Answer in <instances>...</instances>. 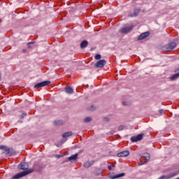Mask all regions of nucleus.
<instances>
[{
	"label": "nucleus",
	"instance_id": "obj_32",
	"mask_svg": "<svg viewBox=\"0 0 179 179\" xmlns=\"http://www.w3.org/2000/svg\"><path fill=\"white\" fill-rule=\"evenodd\" d=\"M27 45H28V48H31V46L29 43L27 44Z\"/></svg>",
	"mask_w": 179,
	"mask_h": 179
},
{
	"label": "nucleus",
	"instance_id": "obj_31",
	"mask_svg": "<svg viewBox=\"0 0 179 179\" xmlns=\"http://www.w3.org/2000/svg\"><path fill=\"white\" fill-rule=\"evenodd\" d=\"M28 44H34V42H29Z\"/></svg>",
	"mask_w": 179,
	"mask_h": 179
},
{
	"label": "nucleus",
	"instance_id": "obj_29",
	"mask_svg": "<svg viewBox=\"0 0 179 179\" xmlns=\"http://www.w3.org/2000/svg\"><path fill=\"white\" fill-rule=\"evenodd\" d=\"M143 164H145V163H142V162H140L139 166H142V165H143Z\"/></svg>",
	"mask_w": 179,
	"mask_h": 179
},
{
	"label": "nucleus",
	"instance_id": "obj_38",
	"mask_svg": "<svg viewBox=\"0 0 179 179\" xmlns=\"http://www.w3.org/2000/svg\"><path fill=\"white\" fill-rule=\"evenodd\" d=\"M112 166L114 167V164H113Z\"/></svg>",
	"mask_w": 179,
	"mask_h": 179
},
{
	"label": "nucleus",
	"instance_id": "obj_24",
	"mask_svg": "<svg viewBox=\"0 0 179 179\" xmlns=\"http://www.w3.org/2000/svg\"><path fill=\"white\" fill-rule=\"evenodd\" d=\"M122 129H124V126L121 125L118 127L119 131H122Z\"/></svg>",
	"mask_w": 179,
	"mask_h": 179
},
{
	"label": "nucleus",
	"instance_id": "obj_34",
	"mask_svg": "<svg viewBox=\"0 0 179 179\" xmlns=\"http://www.w3.org/2000/svg\"><path fill=\"white\" fill-rule=\"evenodd\" d=\"M22 52H26V49H23Z\"/></svg>",
	"mask_w": 179,
	"mask_h": 179
},
{
	"label": "nucleus",
	"instance_id": "obj_36",
	"mask_svg": "<svg viewBox=\"0 0 179 179\" xmlns=\"http://www.w3.org/2000/svg\"><path fill=\"white\" fill-rule=\"evenodd\" d=\"M160 178H164V176H162Z\"/></svg>",
	"mask_w": 179,
	"mask_h": 179
},
{
	"label": "nucleus",
	"instance_id": "obj_19",
	"mask_svg": "<svg viewBox=\"0 0 179 179\" xmlns=\"http://www.w3.org/2000/svg\"><path fill=\"white\" fill-rule=\"evenodd\" d=\"M78 159V154H75L69 157V160H76Z\"/></svg>",
	"mask_w": 179,
	"mask_h": 179
},
{
	"label": "nucleus",
	"instance_id": "obj_13",
	"mask_svg": "<svg viewBox=\"0 0 179 179\" xmlns=\"http://www.w3.org/2000/svg\"><path fill=\"white\" fill-rule=\"evenodd\" d=\"M64 92H66L67 94H72V93H73V89H72L71 86H67L64 88Z\"/></svg>",
	"mask_w": 179,
	"mask_h": 179
},
{
	"label": "nucleus",
	"instance_id": "obj_37",
	"mask_svg": "<svg viewBox=\"0 0 179 179\" xmlns=\"http://www.w3.org/2000/svg\"><path fill=\"white\" fill-rule=\"evenodd\" d=\"M1 75H0V80H1Z\"/></svg>",
	"mask_w": 179,
	"mask_h": 179
},
{
	"label": "nucleus",
	"instance_id": "obj_11",
	"mask_svg": "<svg viewBox=\"0 0 179 179\" xmlns=\"http://www.w3.org/2000/svg\"><path fill=\"white\" fill-rule=\"evenodd\" d=\"M143 156L145 159L144 163H148V162H149V160H150V154H149L148 152H145L143 154Z\"/></svg>",
	"mask_w": 179,
	"mask_h": 179
},
{
	"label": "nucleus",
	"instance_id": "obj_2",
	"mask_svg": "<svg viewBox=\"0 0 179 179\" xmlns=\"http://www.w3.org/2000/svg\"><path fill=\"white\" fill-rule=\"evenodd\" d=\"M0 149L2 150H4L6 155H10V156H12L13 155L16 154V151H14L13 149L9 148L5 145H1Z\"/></svg>",
	"mask_w": 179,
	"mask_h": 179
},
{
	"label": "nucleus",
	"instance_id": "obj_26",
	"mask_svg": "<svg viewBox=\"0 0 179 179\" xmlns=\"http://www.w3.org/2000/svg\"><path fill=\"white\" fill-rule=\"evenodd\" d=\"M160 114H163L164 113V110L163 109L159 110Z\"/></svg>",
	"mask_w": 179,
	"mask_h": 179
},
{
	"label": "nucleus",
	"instance_id": "obj_16",
	"mask_svg": "<svg viewBox=\"0 0 179 179\" xmlns=\"http://www.w3.org/2000/svg\"><path fill=\"white\" fill-rule=\"evenodd\" d=\"M88 45L89 42H87V41H83L80 43V48L83 50V48H86V47H87Z\"/></svg>",
	"mask_w": 179,
	"mask_h": 179
},
{
	"label": "nucleus",
	"instance_id": "obj_22",
	"mask_svg": "<svg viewBox=\"0 0 179 179\" xmlns=\"http://www.w3.org/2000/svg\"><path fill=\"white\" fill-rule=\"evenodd\" d=\"M95 59H101V55L97 54L94 57Z\"/></svg>",
	"mask_w": 179,
	"mask_h": 179
},
{
	"label": "nucleus",
	"instance_id": "obj_35",
	"mask_svg": "<svg viewBox=\"0 0 179 179\" xmlns=\"http://www.w3.org/2000/svg\"><path fill=\"white\" fill-rule=\"evenodd\" d=\"M61 157V155H57V158L59 159Z\"/></svg>",
	"mask_w": 179,
	"mask_h": 179
},
{
	"label": "nucleus",
	"instance_id": "obj_10",
	"mask_svg": "<svg viewBox=\"0 0 179 179\" xmlns=\"http://www.w3.org/2000/svg\"><path fill=\"white\" fill-rule=\"evenodd\" d=\"M140 12H141V9L136 8L134 10V13L129 15V17H135V16H138L139 15Z\"/></svg>",
	"mask_w": 179,
	"mask_h": 179
},
{
	"label": "nucleus",
	"instance_id": "obj_18",
	"mask_svg": "<svg viewBox=\"0 0 179 179\" xmlns=\"http://www.w3.org/2000/svg\"><path fill=\"white\" fill-rule=\"evenodd\" d=\"M55 125L59 126V125H64V121L62 120H57L54 122Z\"/></svg>",
	"mask_w": 179,
	"mask_h": 179
},
{
	"label": "nucleus",
	"instance_id": "obj_33",
	"mask_svg": "<svg viewBox=\"0 0 179 179\" xmlns=\"http://www.w3.org/2000/svg\"><path fill=\"white\" fill-rule=\"evenodd\" d=\"M122 104H123V106H127V104H126L125 102H122Z\"/></svg>",
	"mask_w": 179,
	"mask_h": 179
},
{
	"label": "nucleus",
	"instance_id": "obj_27",
	"mask_svg": "<svg viewBox=\"0 0 179 179\" xmlns=\"http://www.w3.org/2000/svg\"><path fill=\"white\" fill-rule=\"evenodd\" d=\"M103 120H104V121H106V122H107V121H109V119L107 118V117H104Z\"/></svg>",
	"mask_w": 179,
	"mask_h": 179
},
{
	"label": "nucleus",
	"instance_id": "obj_8",
	"mask_svg": "<svg viewBox=\"0 0 179 179\" xmlns=\"http://www.w3.org/2000/svg\"><path fill=\"white\" fill-rule=\"evenodd\" d=\"M117 157H127L129 156V151L124 150L117 154Z\"/></svg>",
	"mask_w": 179,
	"mask_h": 179
},
{
	"label": "nucleus",
	"instance_id": "obj_30",
	"mask_svg": "<svg viewBox=\"0 0 179 179\" xmlns=\"http://www.w3.org/2000/svg\"><path fill=\"white\" fill-rule=\"evenodd\" d=\"M108 170H112V167H111V166H109L108 167Z\"/></svg>",
	"mask_w": 179,
	"mask_h": 179
},
{
	"label": "nucleus",
	"instance_id": "obj_20",
	"mask_svg": "<svg viewBox=\"0 0 179 179\" xmlns=\"http://www.w3.org/2000/svg\"><path fill=\"white\" fill-rule=\"evenodd\" d=\"M178 78H179V73H178L173 74V75L171 77V80H176V79H177Z\"/></svg>",
	"mask_w": 179,
	"mask_h": 179
},
{
	"label": "nucleus",
	"instance_id": "obj_15",
	"mask_svg": "<svg viewBox=\"0 0 179 179\" xmlns=\"http://www.w3.org/2000/svg\"><path fill=\"white\" fill-rule=\"evenodd\" d=\"M125 176V173H122L115 176H110V179H115V178H120V177H124Z\"/></svg>",
	"mask_w": 179,
	"mask_h": 179
},
{
	"label": "nucleus",
	"instance_id": "obj_1",
	"mask_svg": "<svg viewBox=\"0 0 179 179\" xmlns=\"http://www.w3.org/2000/svg\"><path fill=\"white\" fill-rule=\"evenodd\" d=\"M177 47V43L176 42H171L168 43L167 45H165L162 48L164 51H166L167 52L172 51V50H174Z\"/></svg>",
	"mask_w": 179,
	"mask_h": 179
},
{
	"label": "nucleus",
	"instance_id": "obj_21",
	"mask_svg": "<svg viewBox=\"0 0 179 179\" xmlns=\"http://www.w3.org/2000/svg\"><path fill=\"white\" fill-rule=\"evenodd\" d=\"M90 121H92V117H85L84 119V122H90Z\"/></svg>",
	"mask_w": 179,
	"mask_h": 179
},
{
	"label": "nucleus",
	"instance_id": "obj_4",
	"mask_svg": "<svg viewBox=\"0 0 179 179\" xmlns=\"http://www.w3.org/2000/svg\"><path fill=\"white\" fill-rule=\"evenodd\" d=\"M50 84H51V81L46 80V81H43V82L36 83L34 86V89H38L40 87H44L45 86H48V85H50Z\"/></svg>",
	"mask_w": 179,
	"mask_h": 179
},
{
	"label": "nucleus",
	"instance_id": "obj_23",
	"mask_svg": "<svg viewBox=\"0 0 179 179\" xmlns=\"http://www.w3.org/2000/svg\"><path fill=\"white\" fill-rule=\"evenodd\" d=\"M26 115H27V113H22V114L20 115V118H21V119L24 118V117H26Z\"/></svg>",
	"mask_w": 179,
	"mask_h": 179
},
{
	"label": "nucleus",
	"instance_id": "obj_9",
	"mask_svg": "<svg viewBox=\"0 0 179 179\" xmlns=\"http://www.w3.org/2000/svg\"><path fill=\"white\" fill-rule=\"evenodd\" d=\"M19 170H27L29 169V164L26 162H22L18 165Z\"/></svg>",
	"mask_w": 179,
	"mask_h": 179
},
{
	"label": "nucleus",
	"instance_id": "obj_12",
	"mask_svg": "<svg viewBox=\"0 0 179 179\" xmlns=\"http://www.w3.org/2000/svg\"><path fill=\"white\" fill-rule=\"evenodd\" d=\"M149 34H150L149 31L141 34L138 36V40H143V38H146V37H148Z\"/></svg>",
	"mask_w": 179,
	"mask_h": 179
},
{
	"label": "nucleus",
	"instance_id": "obj_14",
	"mask_svg": "<svg viewBox=\"0 0 179 179\" xmlns=\"http://www.w3.org/2000/svg\"><path fill=\"white\" fill-rule=\"evenodd\" d=\"M93 163H94V161L87 162H85L83 166L85 169H89V167H91V166H93Z\"/></svg>",
	"mask_w": 179,
	"mask_h": 179
},
{
	"label": "nucleus",
	"instance_id": "obj_3",
	"mask_svg": "<svg viewBox=\"0 0 179 179\" xmlns=\"http://www.w3.org/2000/svg\"><path fill=\"white\" fill-rule=\"evenodd\" d=\"M30 173H33V170L24 171L22 172L17 173L15 176L13 177V179L22 178V177H24L25 176H27V174H30Z\"/></svg>",
	"mask_w": 179,
	"mask_h": 179
},
{
	"label": "nucleus",
	"instance_id": "obj_6",
	"mask_svg": "<svg viewBox=\"0 0 179 179\" xmlns=\"http://www.w3.org/2000/svg\"><path fill=\"white\" fill-rule=\"evenodd\" d=\"M142 139H143V136L142 134H138L131 138V142H139V141H142Z\"/></svg>",
	"mask_w": 179,
	"mask_h": 179
},
{
	"label": "nucleus",
	"instance_id": "obj_5",
	"mask_svg": "<svg viewBox=\"0 0 179 179\" xmlns=\"http://www.w3.org/2000/svg\"><path fill=\"white\" fill-rule=\"evenodd\" d=\"M106 62L105 59H101L95 64V66L96 68H104V65H106Z\"/></svg>",
	"mask_w": 179,
	"mask_h": 179
},
{
	"label": "nucleus",
	"instance_id": "obj_17",
	"mask_svg": "<svg viewBox=\"0 0 179 179\" xmlns=\"http://www.w3.org/2000/svg\"><path fill=\"white\" fill-rule=\"evenodd\" d=\"M68 136H72V131H67L62 134V138H68Z\"/></svg>",
	"mask_w": 179,
	"mask_h": 179
},
{
	"label": "nucleus",
	"instance_id": "obj_25",
	"mask_svg": "<svg viewBox=\"0 0 179 179\" xmlns=\"http://www.w3.org/2000/svg\"><path fill=\"white\" fill-rule=\"evenodd\" d=\"M176 173L171 174V175H170V176L169 177V178H173V177H176Z\"/></svg>",
	"mask_w": 179,
	"mask_h": 179
},
{
	"label": "nucleus",
	"instance_id": "obj_7",
	"mask_svg": "<svg viewBox=\"0 0 179 179\" xmlns=\"http://www.w3.org/2000/svg\"><path fill=\"white\" fill-rule=\"evenodd\" d=\"M133 29L134 27L132 26L126 27L121 28L119 30V31L120 33H129V31H131Z\"/></svg>",
	"mask_w": 179,
	"mask_h": 179
},
{
	"label": "nucleus",
	"instance_id": "obj_28",
	"mask_svg": "<svg viewBox=\"0 0 179 179\" xmlns=\"http://www.w3.org/2000/svg\"><path fill=\"white\" fill-rule=\"evenodd\" d=\"M94 106H91V108H90L91 111H93V110H94Z\"/></svg>",
	"mask_w": 179,
	"mask_h": 179
}]
</instances>
